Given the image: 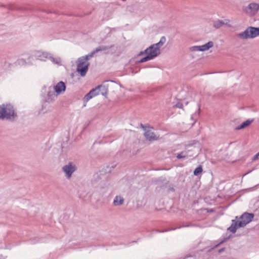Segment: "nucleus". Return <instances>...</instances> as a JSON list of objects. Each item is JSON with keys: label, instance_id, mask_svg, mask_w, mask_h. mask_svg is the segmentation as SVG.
Masks as SVG:
<instances>
[{"label": "nucleus", "instance_id": "f257e3e1", "mask_svg": "<svg viewBox=\"0 0 259 259\" xmlns=\"http://www.w3.org/2000/svg\"><path fill=\"white\" fill-rule=\"evenodd\" d=\"M18 117L14 106L10 104L0 105V119L14 121Z\"/></svg>", "mask_w": 259, "mask_h": 259}, {"label": "nucleus", "instance_id": "f03ea898", "mask_svg": "<svg viewBox=\"0 0 259 259\" xmlns=\"http://www.w3.org/2000/svg\"><path fill=\"white\" fill-rule=\"evenodd\" d=\"M254 217L252 213L244 212L240 217V221L233 220L231 225L228 228V230L232 233H235L238 228L245 227L250 223Z\"/></svg>", "mask_w": 259, "mask_h": 259}, {"label": "nucleus", "instance_id": "7ed1b4c3", "mask_svg": "<svg viewBox=\"0 0 259 259\" xmlns=\"http://www.w3.org/2000/svg\"><path fill=\"white\" fill-rule=\"evenodd\" d=\"M236 35L241 39L254 38L259 36V27L248 26L244 31L237 33Z\"/></svg>", "mask_w": 259, "mask_h": 259}, {"label": "nucleus", "instance_id": "20e7f679", "mask_svg": "<svg viewBox=\"0 0 259 259\" xmlns=\"http://www.w3.org/2000/svg\"><path fill=\"white\" fill-rule=\"evenodd\" d=\"M76 63L77 65L76 71L79 73L81 76H84L89 70L90 63L84 62L78 58Z\"/></svg>", "mask_w": 259, "mask_h": 259}, {"label": "nucleus", "instance_id": "39448f33", "mask_svg": "<svg viewBox=\"0 0 259 259\" xmlns=\"http://www.w3.org/2000/svg\"><path fill=\"white\" fill-rule=\"evenodd\" d=\"M258 10L259 5L254 3H250L247 7L243 8V11L251 16L255 15Z\"/></svg>", "mask_w": 259, "mask_h": 259}, {"label": "nucleus", "instance_id": "423d86ee", "mask_svg": "<svg viewBox=\"0 0 259 259\" xmlns=\"http://www.w3.org/2000/svg\"><path fill=\"white\" fill-rule=\"evenodd\" d=\"M49 53L46 52L35 51L33 54L29 57L28 59H36L40 61H46L48 58Z\"/></svg>", "mask_w": 259, "mask_h": 259}, {"label": "nucleus", "instance_id": "0eeeda50", "mask_svg": "<svg viewBox=\"0 0 259 259\" xmlns=\"http://www.w3.org/2000/svg\"><path fill=\"white\" fill-rule=\"evenodd\" d=\"M76 169V166L72 162H69L67 165H65L63 167V170L65 173L67 178H70L71 177Z\"/></svg>", "mask_w": 259, "mask_h": 259}, {"label": "nucleus", "instance_id": "6e6552de", "mask_svg": "<svg viewBox=\"0 0 259 259\" xmlns=\"http://www.w3.org/2000/svg\"><path fill=\"white\" fill-rule=\"evenodd\" d=\"M166 41V38L165 36H162L161 37L160 41L155 44L151 45L150 47H152L151 50L153 52L155 51V53L157 54L156 57L158 56L160 54V48L164 44Z\"/></svg>", "mask_w": 259, "mask_h": 259}, {"label": "nucleus", "instance_id": "1a4fd4ad", "mask_svg": "<svg viewBox=\"0 0 259 259\" xmlns=\"http://www.w3.org/2000/svg\"><path fill=\"white\" fill-rule=\"evenodd\" d=\"M229 23L230 20L228 19H225L224 20H217L213 22V27L216 29H219L223 26H227L230 27V24Z\"/></svg>", "mask_w": 259, "mask_h": 259}, {"label": "nucleus", "instance_id": "9d476101", "mask_svg": "<svg viewBox=\"0 0 259 259\" xmlns=\"http://www.w3.org/2000/svg\"><path fill=\"white\" fill-rule=\"evenodd\" d=\"M53 90L57 95H60L65 91L66 84L63 81H61L53 87Z\"/></svg>", "mask_w": 259, "mask_h": 259}, {"label": "nucleus", "instance_id": "9b49d317", "mask_svg": "<svg viewBox=\"0 0 259 259\" xmlns=\"http://www.w3.org/2000/svg\"><path fill=\"white\" fill-rule=\"evenodd\" d=\"M146 139L150 141L157 140L158 138L154 132L150 130H147L144 133Z\"/></svg>", "mask_w": 259, "mask_h": 259}, {"label": "nucleus", "instance_id": "f8f14e48", "mask_svg": "<svg viewBox=\"0 0 259 259\" xmlns=\"http://www.w3.org/2000/svg\"><path fill=\"white\" fill-rule=\"evenodd\" d=\"M156 54L155 53V51H153V52H150L147 55H146L145 57L142 58L140 60L137 61L138 63H142L143 62H147L149 60H152L154 59V58L156 57Z\"/></svg>", "mask_w": 259, "mask_h": 259}, {"label": "nucleus", "instance_id": "ddd939ff", "mask_svg": "<svg viewBox=\"0 0 259 259\" xmlns=\"http://www.w3.org/2000/svg\"><path fill=\"white\" fill-rule=\"evenodd\" d=\"M254 121V119H248L246 121L242 122L240 125L236 127L235 130L238 131L242 129H244L249 126L252 122Z\"/></svg>", "mask_w": 259, "mask_h": 259}, {"label": "nucleus", "instance_id": "4468645a", "mask_svg": "<svg viewBox=\"0 0 259 259\" xmlns=\"http://www.w3.org/2000/svg\"><path fill=\"white\" fill-rule=\"evenodd\" d=\"M58 95H56L54 93V90H52L51 88H49V91L48 93V99L47 101L50 102L55 100V98L57 97Z\"/></svg>", "mask_w": 259, "mask_h": 259}, {"label": "nucleus", "instance_id": "2eb2a0df", "mask_svg": "<svg viewBox=\"0 0 259 259\" xmlns=\"http://www.w3.org/2000/svg\"><path fill=\"white\" fill-rule=\"evenodd\" d=\"M47 59L50 60L54 64L60 65L61 62V60L59 57H54L53 56L49 53Z\"/></svg>", "mask_w": 259, "mask_h": 259}, {"label": "nucleus", "instance_id": "dca6fc26", "mask_svg": "<svg viewBox=\"0 0 259 259\" xmlns=\"http://www.w3.org/2000/svg\"><path fill=\"white\" fill-rule=\"evenodd\" d=\"M97 90L103 96H106L108 93V89L105 85H99L97 87Z\"/></svg>", "mask_w": 259, "mask_h": 259}, {"label": "nucleus", "instance_id": "f3484780", "mask_svg": "<svg viewBox=\"0 0 259 259\" xmlns=\"http://www.w3.org/2000/svg\"><path fill=\"white\" fill-rule=\"evenodd\" d=\"M124 199L120 196H116L113 201V204L115 206H119L123 204Z\"/></svg>", "mask_w": 259, "mask_h": 259}, {"label": "nucleus", "instance_id": "a211bd4d", "mask_svg": "<svg viewBox=\"0 0 259 259\" xmlns=\"http://www.w3.org/2000/svg\"><path fill=\"white\" fill-rule=\"evenodd\" d=\"M114 45H110V46H101L97 48L94 51L95 53H98L100 51H106L107 50H109L112 47H113Z\"/></svg>", "mask_w": 259, "mask_h": 259}, {"label": "nucleus", "instance_id": "6ab92c4d", "mask_svg": "<svg viewBox=\"0 0 259 259\" xmlns=\"http://www.w3.org/2000/svg\"><path fill=\"white\" fill-rule=\"evenodd\" d=\"M95 53H95V51L94 50L90 54H89L87 55H85L84 56H82L81 57H79V58H78V59L82 60V61H83L84 62H88V60H90L91 58H92Z\"/></svg>", "mask_w": 259, "mask_h": 259}, {"label": "nucleus", "instance_id": "aec40b11", "mask_svg": "<svg viewBox=\"0 0 259 259\" xmlns=\"http://www.w3.org/2000/svg\"><path fill=\"white\" fill-rule=\"evenodd\" d=\"M152 47H149L148 48H147L146 50H145L144 51H141L138 55V56H143L144 55H147V54H148L149 53H150V52H152V50H151V49H152Z\"/></svg>", "mask_w": 259, "mask_h": 259}, {"label": "nucleus", "instance_id": "412c9836", "mask_svg": "<svg viewBox=\"0 0 259 259\" xmlns=\"http://www.w3.org/2000/svg\"><path fill=\"white\" fill-rule=\"evenodd\" d=\"M202 167L201 165L196 167L193 171L194 175L198 176L199 174L202 173Z\"/></svg>", "mask_w": 259, "mask_h": 259}, {"label": "nucleus", "instance_id": "4be33fe9", "mask_svg": "<svg viewBox=\"0 0 259 259\" xmlns=\"http://www.w3.org/2000/svg\"><path fill=\"white\" fill-rule=\"evenodd\" d=\"M186 157H188L187 152L186 151L181 152L180 153H179L177 156V158L178 159H181Z\"/></svg>", "mask_w": 259, "mask_h": 259}, {"label": "nucleus", "instance_id": "5701e85b", "mask_svg": "<svg viewBox=\"0 0 259 259\" xmlns=\"http://www.w3.org/2000/svg\"><path fill=\"white\" fill-rule=\"evenodd\" d=\"M89 93H91V95L93 97L99 94V91H98L97 87L95 88V89L91 90L89 92Z\"/></svg>", "mask_w": 259, "mask_h": 259}, {"label": "nucleus", "instance_id": "b1692460", "mask_svg": "<svg viewBox=\"0 0 259 259\" xmlns=\"http://www.w3.org/2000/svg\"><path fill=\"white\" fill-rule=\"evenodd\" d=\"M92 98L93 97L91 96V93L89 92L83 98V101L86 103Z\"/></svg>", "mask_w": 259, "mask_h": 259}, {"label": "nucleus", "instance_id": "393cba45", "mask_svg": "<svg viewBox=\"0 0 259 259\" xmlns=\"http://www.w3.org/2000/svg\"><path fill=\"white\" fill-rule=\"evenodd\" d=\"M204 45L207 51L213 46V42L211 41H210Z\"/></svg>", "mask_w": 259, "mask_h": 259}, {"label": "nucleus", "instance_id": "a878e982", "mask_svg": "<svg viewBox=\"0 0 259 259\" xmlns=\"http://www.w3.org/2000/svg\"><path fill=\"white\" fill-rule=\"evenodd\" d=\"M189 51L191 52L199 51V46H195L189 48Z\"/></svg>", "mask_w": 259, "mask_h": 259}, {"label": "nucleus", "instance_id": "bb28decb", "mask_svg": "<svg viewBox=\"0 0 259 259\" xmlns=\"http://www.w3.org/2000/svg\"><path fill=\"white\" fill-rule=\"evenodd\" d=\"M230 236H231V235L230 236H229L228 237H226V238H224V239L223 240H222L219 244H218L217 245H216L215 246V247H217L218 246H219L221 244H222L224 242L227 241L229 239V238L230 237Z\"/></svg>", "mask_w": 259, "mask_h": 259}, {"label": "nucleus", "instance_id": "cd10ccee", "mask_svg": "<svg viewBox=\"0 0 259 259\" xmlns=\"http://www.w3.org/2000/svg\"><path fill=\"white\" fill-rule=\"evenodd\" d=\"M199 51L203 52V51H207V50L205 48L204 45H202V46H199Z\"/></svg>", "mask_w": 259, "mask_h": 259}, {"label": "nucleus", "instance_id": "c85d7f7f", "mask_svg": "<svg viewBox=\"0 0 259 259\" xmlns=\"http://www.w3.org/2000/svg\"><path fill=\"white\" fill-rule=\"evenodd\" d=\"M199 51L203 52V51H207V50L205 48L204 45H202V46H199Z\"/></svg>", "mask_w": 259, "mask_h": 259}, {"label": "nucleus", "instance_id": "c756f323", "mask_svg": "<svg viewBox=\"0 0 259 259\" xmlns=\"http://www.w3.org/2000/svg\"><path fill=\"white\" fill-rule=\"evenodd\" d=\"M174 106L179 108H182L183 107V105L182 103L179 102L177 103Z\"/></svg>", "mask_w": 259, "mask_h": 259}, {"label": "nucleus", "instance_id": "7c9ffc66", "mask_svg": "<svg viewBox=\"0 0 259 259\" xmlns=\"http://www.w3.org/2000/svg\"><path fill=\"white\" fill-rule=\"evenodd\" d=\"M259 152L256 154L252 158V161H255L258 158Z\"/></svg>", "mask_w": 259, "mask_h": 259}, {"label": "nucleus", "instance_id": "2f4dec72", "mask_svg": "<svg viewBox=\"0 0 259 259\" xmlns=\"http://www.w3.org/2000/svg\"><path fill=\"white\" fill-rule=\"evenodd\" d=\"M194 226H195V225H193L192 224L189 223V224H188L186 225H184V226H180L178 228H181L182 227H194Z\"/></svg>", "mask_w": 259, "mask_h": 259}, {"label": "nucleus", "instance_id": "473e14b6", "mask_svg": "<svg viewBox=\"0 0 259 259\" xmlns=\"http://www.w3.org/2000/svg\"><path fill=\"white\" fill-rule=\"evenodd\" d=\"M140 126L141 127L143 130H144L145 131H147V130H146V126H145L142 123H141L140 124Z\"/></svg>", "mask_w": 259, "mask_h": 259}, {"label": "nucleus", "instance_id": "72a5a7b5", "mask_svg": "<svg viewBox=\"0 0 259 259\" xmlns=\"http://www.w3.org/2000/svg\"><path fill=\"white\" fill-rule=\"evenodd\" d=\"M154 231L156 232H160V233H161V232H166V231H167V230H166L159 231L158 230H154Z\"/></svg>", "mask_w": 259, "mask_h": 259}, {"label": "nucleus", "instance_id": "f704fd0d", "mask_svg": "<svg viewBox=\"0 0 259 259\" xmlns=\"http://www.w3.org/2000/svg\"><path fill=\"white\" fill-rule=\"evenodd\" d=\"M224 250H225V248H221V249L219 250V253H221V252H223Z\"/></svg>", "mask_w": 259, "mask_h": 259}, {"label": "nucleus", "instance_id": "c9c22d12", "mask_svg": "<svg viewBox=\"0 0 259 259\" xmlns=\"http://www.w3.org/2000/svg\"><path fill=\"white\" fill-rule=\"evenodd\" d=\"M25 60H23V59H20V60H19V63H23H23H25Z\"/></svg>", "mask_w": 259, "mask_h": 259}, {"label": "nucleus", "instance_id": "e433bc0d", "mask_svg": "<svg viewBox=\"0 0 259 259\" xmlns=\"http://www.w3.org/2000/svg\"><path fill=\"white\" fill-rule=\"evenodd\" d=\"M185 104H186V105H187V104H188V101H186V102H185Z\"/></svg>", "mask_w": 259, "mask_h": 259}, {"label": "nucleus", "instance_id": "4c0bfd02", "mask_svg": "<svg viewBox=\"0 0 259 259\" xmlns=\"http://www.w3.org/2000/svg\"><path fill=\"white\" fill-rule=\"evenodd\" d=\"M186 93V92H184V91H183V92H182L180 94H182V93Z\"/></svg>", "mask_w": 259, "mask_h": 259}, {"label": "nucleus", "instance_id": "58836bf2", "mask_svg": "<svg viewBox=\"0 0 259 259\" xmlns=\"http://www.w3.org/2000/svg\"><path fill=\"white\" fill-rule=\"evenodd\" d=\"M238 219V217H236V219Z\"/></svg>", "mask_w": 259, "mask_h": 259}, {"label": "nucleus", "instance_id": "ea45409f", "mask_svg": "<svg viewBox=\"0 0 259 259\" xmlns=\"http://www.w3.org/2000/svg\"><path fill=\"white\" fill-rule=\"evenodd\" d=\"M123 1H125V0H122Z\"/></svg>", "mask_w": 259, "mask_h": 259}]
</instances>
